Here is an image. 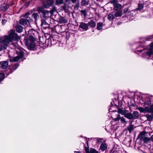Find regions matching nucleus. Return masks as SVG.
I'll use <instances>...</instances> for the list:
<instances>
[{
  "instance_id": "nucleus-37",
  "label": "nucleus",
  "mask_w": 153,
  "mask_h": 153,
  "mask_svg": "<svg viewBox=\"0 0 153 153\" xmlns=\"http://www.w3.org/2000/svg\"><path fill=\"white\" fill-rule=\"evenodd\" d=\"M108 19H114V16L113 14H109L108 16Z\"/></svg>"
},
{
  "instance_id": "nucleus-40",
  "label": "nucleus",
  "mask_w": 153,
  "mask_h": 153,
  "mask_svg": "<svg viewBox=\"0 0 153 153\" xmlns=\"http://www.w3.org/2000/svg\"><path fill=\"white\" fill-rule=\"evenodd\" d=\"M87 4V2L85 0H82L81 2V4L82 6L85 5Z\"/></svg>"
},
{
  "instance_id": "nucleus-12",
  "label": "nucleus",
  "mask_w": 153,
  "mask_h": 153,
  "mask_svg": "<svg viewBox=\"0 0 153 153\" xmlns=\"http://www.w3.org/2000/svg\"><path fill=\"white\" fill-rule=\"evenodd\" d=\"M114 9L116 10H120L122 7V5L120 4L117 3L114 6Z\"/></svg>"
},
{
  "instance_id": "nucleus-48",
  "label": "nucleus",
  "mask_w": 153,
  "mask_h": 153,
  "mask_svg": "<svg viewBox=\"0 0 153 153\" xmlns=\"http://www.w3.org/2000/svg\"><path fill=\"white\" fill-rule=\"evenodd\" d=\"M73 2V3H75L76 2V0H71Z\"/></svg>"
},
{
  "instance_id": "nucleus-3",
  "label": "nucleus",
  "mask_w": 153,
  "mask_h": 153,
  "mask_svg": "<svg viewBox=\"0 0 153 153\" xmlns=\"http://www.w3.org/2000/svg\"><path fill=\"white\" fill-rule=\"evenodd\" d=\"M24 50L23 49H18L16 50V52L18 56L15 57H10V61L11 62H16L18 61L19 59L22 58L24 56Z\"/></svg>"
},
{
  "instance_id": "nucleus-33",
  "label": "nucleus",
  "mask_w": 153,
  "mask_h": 153,
  "mask_svg": "<svg viewBox=\"0 0 153 153\" xmlns=\"http://www.w3.org/2000/svg\"><path fill=\"white\" fill-rule=\"evenodd\" d=\"M30 14V13L29 12H27L24 15L22 16H23L25 18H26L27 19L29 17V16Z\"/></svg>"
},
{
  "instance_id": "nucleus-50",
  "label": "nucleus",
  "mask_w": 153,
  "mask_h": 153,
  "mask_svg": "<svg viewBox=\"0 0 153 153\" xmlns=\"http://www.w3.org/2000/svg\"><path fill=\"white\" fill-rule=\"evenodd\" d=\"M151 117L152 118V119H153V114H152L151 115Z\"/></svg>"
},
{
  "instance_id": "nucleus-11",
  "label": "nucleus",
  "mask_w": 153,
  "mask_h": 153,
  "mask_svg": "<svg viewBox=\"0 0 153 153\" xmlns=\"http://www.w3.org/2000/svg\"><path fill=\"white\" fill-rule=\"evenodd\" d=\"M79 27L82 29L87 30L88 29V25L85 23H81Z\"/></svg>"
},
{
  "instance_id": "nucleus-29",
  "label": "nucleus",
  "mask_w": 153,
  "mask_h": 153,
  "mask_svg": "<svg viewBox=\"0 0 153 153\" xmlns=\"http://www.w3.org/2000/svg\"><path fill=\"white\" fill-rule=\"evenodd\" d=\"M110 3L112 4L113 6H114L118 2V1L117 0H110Z\"/></svg>"
},
{
  "instance_id": "nucleus-5",
  "label": "nucleus",
  "mask_w": 153,
  "mask_h": 153,
  "mask_svg": "<svg viewBox=\"0 0 153 153\" xmlns=\"http://www.w3.org/2000/svg\"><path fill=\"white\" fill-rule=\"evenodd\" d=\"M54 3V1L53 0H47L46 2H43V4L45 7L48 8L50 6H52Z\"/></svg>"
},
{
  "instance_id": "nucleus-45",
  "label": "nucleus",
  "mask_w": 153,
  "mask_h": 153,
  "mask_svg": "<svg viewBox=\"0 0 153 153\" xmlns=\"http://www.w3.org/2000/svg\"><path fill=\"white\" fill-rule=\"evenodd\" d=\"M79 7V4H77L74 7L75 9H77Z\"/></svg>"
},
{
  "instance_id": "nucleus-10",
  "label": "nucleus",
  "mask_w": 153,
  "mask_h": 153,
  "mask_svg": "<svg viewBox=\"0 0 153 153\" xmlns=\"http://www.w3.org/2000/svg\"><path fill=\"white\" fill-rule=\"evenodd\" d=\"M107 148V145L105 143H102L100 146V149L104 151Z\"/></svg>"
},
{
  "instance_id": "nucleus-16",
  "label": "nucleus",
  "mask_w": 153,
  "mask_h": 153,
  "mask_svg": "<svg viewBox=\"0 0 153 153\" xmlns=\"http://www.w3.org/2000/svg\"><path fill=\"white\" fill-rule=\"evenodd\" d=\"M8 6L6 4H4L2 5L0 7V9L1 10L5 11L8 8Z\"/></svg>"
},
{
  "instance_id": "nucleus-19",
  "label": "nucleus",
  "mask_w": 153,
  "mask_h": 153,
  "mask_svg": "<svg viewBox=\"0 0 153 153\" xmlns=\"http://www.w3.org/2000/svg\"><path fill=\"white\" fill-rule=\"evenodd\" d=\"M143 7V5L142 4H139L138 5V7L136 9L137 10H142Z\"/></svg>"
},
{
  "instance_id": "nucleus-22",
  "label": "nucleus",
  "mask_w": 153,
  "mask_h": 153,
  "mask_svg": "<svg viewBox=\"0 0 153 153\" xmlns=\"http://www.w3.org/2000/svg\"><path fill=\"white\" fill-rule=\"evenodd\" d=\"M5 75L4 73H0V82L4 78Z\"/></svg>"
},
{
  "instance_id": "nucleus-34",
  "label": "nucleus",
  "mask_w": 153,
  "mask_h": 153,
  "mask_svg": "<svg viewBox=\"0 0 153 153\" xmlns=\"http://www.w3.org/2000/svg\"><path fill=\"white\" fill-rule=\"evenodd\" d=\"M56 9L55 7H53V8L52 10L50 11V12L51 14H53V13L56 11Z\"/></svg>"
},
{
  "instance_id": "nucleus-14",
  "label": "nucleus",
  "mask_w": 153,
  "mask_h": 153,
  "mask_svg": "<svg viewBox=\"0 0 153 153\" xmlns=\"http://www.w3.org/2000/svg\"><path fill=\"white\" fill-rule=\"evenodd\" d=\"M134 128V125L132 124H130V125L127 127V129L130 133H131L132 131L133 130Z\"/></svg>"
},
{
  "instance_id": "nucleus-8",
  "label": "nucleus",
  "mask_w": 153,
  "mask_h": 153,
  "mask_svg": "<svg viewBox=\"0 0 153 153\" xmlns=\"http://www.w3.org/2000/svg\"><path fill=\"white\" fill-rule=\"evenodd\" d=\"M145 131L141 132L138 136V138L140 140H142L146 136Z\"/></svg>"
},
{
  "instance_id": "nucleus-18",
  "label": "nucleus",
  "mask_w": 153,
  "mask_h": 153,
  "mask_svg": "<svg viewBox=\"0 0 153 153\" xmlns=\"http://www.w3.org/2000/svg\"><path fill=\"white\" fill-rule=\"evenodd\" d=\"M102 23L100 22L98 23L97 26V29L98 30H100L102 29Z\"/></svg>"
},
{
  "instance_id": "nucleus-28",
  "label": "nucleus",
  "mask_w": 153,
  "mask_h": 153,
  "mask_svg": "<svg viewBox=\"0 0 153 153\" xmlns=\"http://www.w3.org/2000/svg\"><path fill=\"white\" fill-rule=\"evenodd\" d=\"M145 116L148 120L150 121L152 120V118L151 117V115H149V114H146Z\"/></svg>"
},
{
  "instance_id": "nucleus-41",
  "label": "nucleus",
  "mask_w": 153,
  "mask_h": 153,
  "mask_svg": "<svg viewBox=\"0 0 153 153\" xmlns=\"http://www.w3.org/2000/svg\"><path fill=\"white\" fill-rule=\"evenodd\" d=\"M97 143H101L102 142V139L100 138H97Z\"/></svg>"
},
{
  "instance_id": "nucleus-27",
  "label": "nucleus",
  "mask_w": 153,
  "mask_h": 153,
  "mask_svg": "<svg viewBox=\"0 0 153 153\" xmlns=\"http://www.w3.org/2000/svg\"><path fill=\"white\" fill-rule=\"evenodd\" d=\"M120 121L122 123L124 124H126L127 123V122L126 120V119L123 117H121Z\"/></svg>"
},
{
  "instance_id": "nucleus-46",
  "label": "nucleus",
  "mask_w": 153,
  "mask_h": 153,
  "mask_svg": "<svg viewBox=\"0 0 153 153\" xmlns=\"http://www.w3.org/2000/svg\"><path fill=\"white\" fill-rule=\"evenodd\" d=\"M29 2H26V3H25V5L26 6H28L29 5Z\"/></svg>"
},
{
  "instance_id": "nucleus-47",
  "label": "nucleus",
  "mask_w": 153,
  "mask_h": 153,
  "mask_svg": "<svg viewBox=\"0 0 153 153\" xmlns=\"http://www.w3.org/2000/svg\"><path fill=\"white\" fill-rule=\"evenodd\" d=\"M74 153H81L79 151H75Z\"/></svg>"
},
{
  "instance_id": "nucleus-52",
  "label": "nucleus",
  "mask_w": 153,
  "mask_h": 153,
  "mask_svg": "<svg viewBox=\"0 0 153 153\" xmlns=\"http://www.w3.org/2000/svg\"><path fill=\"white\" fill-rule=\"evenodd\" d=\"M63 8L64 9V10H65V9H66V7L65 6L64 7L63 6Z\"/></svg>"
},
{
  "instance_id": "nucleus-55",
  "label": "nucleus",
  "mask_w": 153,
  "mask_h": 153,
  "mask_svg": "<svg viewBox=\"0 0 153 153\" xmlns=\"http://www.w3.org/2000/svg\"><path fill=\"white\" fill-rule=\"evenodd\" d=\"M1 14H0V18H1Z\"/></svg>"
},
{
  "instance_id": "nucleus-32",
  "label": "nucleus",
  "mask_w": 153,
  "mask_h": 153,
  "mask_svg": "<svg viewBox=\"0 0 153 153\" xmlns=\"http://www.w3.org/2000/svg\"><path fill=\"white\" fill-rule=\"evenodd\" d=\"M142 140L144 141V142L146 143H147L149 140V139L146 136Z\"/></svg>"
},
{
  "instance_id": "nucleus-2",
  "label": "nucleus",
  "mask_w": 153,
  "mask_h": 153,
  "mask_svg": "<svg viewBox=\"0 0 153 153\" xmlns=\"http://www.w3.org/2000/svg\"><path fill=\"white\" fill-rule=\"evenodd\" d=\"M24 40L25 45L30 50H33L35 48L36 45L34 42L35 39L32 36L30 35L28 39Z\"/></svg>"
},
{
  "instance_id": "nucleus-43",
  "label": "nucleus",
  "mask_w": 153,
  "mask_h": 153,
  "mask_svg": "<svg viewBox=\"0 0 153 153\" xmlns=\"http://www.w3.org/2000/svg\"><path fill=\"white\" fill-rule=\"evenodd\" d=\"M150 112L153 113V105H152L150 108Z\"/></svg>"
},
{
  "instance_id": "nucleus-25",
  "label": "nucleus",
  "mask_w": 153,
  "mask_h": 153,
  "mask_svg": "<svg viewBox=\"0 0 153 153\" xmlns=\"http://www.w3.org/2000/svg\"><path fill=\"white\" fill-rule=\"evenodd\" d=\"M59 24H64L67 22V20H59Z\"/></svg>"
},
{
  "instance_id": "nucleus-31",
  "label": "nucleus",
  "mask_w": 153,
  "mask_h": 153,
  "mask_svg": "<svg viewBox=\"0 0 153 153\" xmlns=\"http://www.w3.org/2000/svg\"><path fill=\"white\" fill-rule=\"evenodd\" d=\"M90 153H98V152L94 149H91L90 150Z\"/></svg>"
},
{
  "instance_id": "nucleus-1",
  "label": "nucleus",
  "mask_w": 153,
  "mask_h": 153,
  "mask_svg": "<svg viewBox=\"0 0 153 153\" xmlns=\"http://www.w3.org/2000/svg\"><path fill=\"white\" fill-rule=\"evenodd\" d=\"M19 39V37L15 33V30L12 29L9 32V36H5L0 38V42L6 47L10 42Z\"/></svg>"
},
{
  "instance_id": "nucleus-7",
  "label": "nucleus",
  "mask_w": 153,
  "mask_h": 153,
  "mask_svg": "<svg viewBox=\"0 0 153 153\" xmlns=\"http://www.w3.org/2000/svg\"><path fill=\"white\" fill-rule=\"evenodd\" d=\"M8 61H3L0 62V68L2 69H5L8 66Z\"/></svg>"
},
{
  "instance_id": "nucleus-39",
  "label": "nucleus",
  "mask_w": 153,
  "mask_h": 153,
  "mask_svg": "<svg viewBox=\"0 0 153 153\" xmlns=\"http://www.w3.org/2000/svg\"><path fill=\"white\" fill-rule=\"evenodd\" d=\"M121 117L120 115L119 114L117 115V117L114 119V120L117 121L119 120L120 119H121Z\"/></svg>"
},
{
  "instance_id": "nucleus-20",
  "label": "nucleus",
  "mask_w": 153,
  "mask_h": 153,
  "mask_svg": "<svg viewBox=\"0 0 153 153\" xmlns=\"http://www.w3.org/2000/svg\"><path fill=\"white\" fill-rule=\"evenodd\" d=\"M32 17L35 19H37L39 18V15L37 13H34L32 15Z\"/></svg>"
},
{
  "instance_id": "nucleus-4",
  "label": "nucleus",
  "mask_w": 153,
  "mask_h": 153,
  "mask_svg": "<svg viewBox=\"0 0 153 153\" xmlns=\"http://www.w3.org/2000/svg\"><path fill=\"white\" fill-rule=\"evenodd\" d=\"M139 116V113L135 111H134L133 113L130 112L127 113L125 117L128 119H135L137 118Z\"/></svg>"
},
{
  "instance_id": "nucleus-23",
  "label": "nucleus",
  "mask_w": 153,
  "mask_h": 153,
  "mask_svg": "<svg viewBox=\"0 0 153 153\" xmlns=\"http://www.w3.org/2000/svg\"><path fill=\"white\" fill-rule=\"evenodd\" d=\"M6 47L4 45L2 42H0V51H1L3 49H5Z\"/></svg>"
},
{
  "instance_id": "nucleus-54",
  "label": "nucleus",
  "mask_w": 153,
  "mask_h": 153,
  "mask_svg": "<svg viewBox=\"0 0 153 153\" xmlns=\"http://www.w3.org/2000/svg\"><path fill=\"white\" fill-rule=\"evenodd\" d=\"M119 24H120V23H119V22H118V23H117V25H119Z\"/></svg>"
},
{
  "instance_id": "nucleus-30",
  "label": "nucleus",
  "mask_w": 153,
  "mask_h": 153,
  "mask_svg": "<svg viewBox=\"0 0 153 153\" xmlns=\"http://www.w3.org/2000/svg\"><path fill=\"white\" fill-rule=\"evenodd\" d=\"M81 12L82 15H83L85 17L87 15V12L85 10H81Z\"/></svg>"
},
{
  "instance_id": "nucleus-17",
  "label": "nucleus",
  "mask_w": 153,
  "mask_h": 153,
  "mask_svg": "<svg viewBox=\"0 0 153 153\" xmlns=\"http://www.w3.org/2000/svg\"><path fill=\"white\" fill-rule=\"evenodd\" d=\"M89 25L92 27H94L95 26L96 23L93 20H91L88 23Z\"/></svg>"
},
{
  "instance_id": "nucleus-35",
  "label": "nucleus",
  "mask_w": 153,
  "mask_h": 153,
  "mask_svg": "<svg viewBox=\"0 0 153 153\" xmlns=\"http://www.w3.org/2000/svg\"><path fill=\"white\" fill-rule=\"evenodd\" d=\"M137 109L139 110L141 113L144 112V108L142 107H139L137 108Z\"/></svg>"
},
{
  "instance_id": "nucleus-15",
  "label": "nucleus",
  "mask_w": 153,
  "mask_h": 153,
  "mask_svg": "<svg viewBox=\"0 0 153 153\" xmlns=\"http://www.w3.org/2000/svg\"><path fill=\"white\" fill-rule=\"evenodd\" d=\"M19 23L24 26L26 25L27 24V20H19Z\"/></svg>"
},
{
  "instance_id": "nucleus-6",
  "label": "nucleus",
  "mask_w": 153,
  "mask_h": 153,
  "mask_svg": "<svg viewBox=\"0 0 153 153\" xmlns=\"http://www.w3.org/2000/svg\"><path fill=\"white\" fill-rule=\"evenodd\" d=\"M41 25L44 29L48 28L49 27V24L45 20H42Z\"/></svg>"
},
{
  "instance_id": "nucleus-24",
  "label": "nucleus",
  "mask_w": 153,
  "mask_h": 153,
  "mask_svg": "<svg viewBox=\"0 0 153 153\" xmlns=\"http://www.w3.org/2000/svg\"><path fill=\"white\" fill-rule=\"evenodd\" d=\"M122 12L121 11H119L115 13V15L116 17H120L122 16Z\"/></svg>"
},
{
  "instance_id": "nucleus-38",
  "label": "nucleus",
  "mask_w": 153,
  "mask_h": 153,
  "mask_svg": "<svg viewBox=\"0 0 153 153\" xmlns=\"http://www.w3.org/2000/svg\"><path fill=\"white\" fill-rule=\"evenodd\" d=\"M144 112H150V108L149 109L148 107H145L144 108Z\"/></svg>"
},
{
  "instance_id": "nucleus-9",
  "label": "nucleus",
  "mask_w": 153,
  "mask_h": 153,
  "mask_svg": "<svg viewBox=\"0 0 153 153\" xmlns=\"http://www.w3.org/2000/svg\"><path fill=\"white\" fill-rule=\"evenodd\" d=\"M118 113L120 114L121 115H124L125 117L126 114H127L125 110H123L120 108H118L117 110Z\"/></svg>"
},
{
  "instance_id": "nucleus-36",
  "label": "nucleus",
  "mask_w": 153,
  "mask_h": 153,
  "mask_svg": "<svg viewBox=\"0 0 153 153\" xmlns=\"http://www.w3.org/2000/svg\"><path fill=\"white\" fill-rule=\"evenodd\" d=\"M44 7H39L37 8V10L39 12H43L44 11Z\"/></svg>"
},
{
  "instance_id": "nucleus-21",
  "label": "nucleus",
  "mask_w": 153,
  "mask_h": 153,
  "mask_svg": "<svg viewBox=\"0 0 153 153\" xmlns=\"http://www.w3.org/2000/svg\"><path fill=\"white\" fill-rule=\"evenodd\" d=\"M146 53L149 56H150L152 54H153V50H151L149 49L148 51L146 52Z\"/></svg>"
},
{
  "instance_id": "nucleus-56",
  "label": "nucleus",
  "mask_w": 153,
  "mask_h": 153,
  "mask_svg": "<svg viewBox=\"0 0 153 153\" xmlns=\"http://www.w3.org/2000/svg\"><path fill=\"white\" fill-rule=\"evenodd\" d=\"M53 20L54 21V20H55V21H56H56H57L56 20Z\"/></svg>"
},
{
  "instance_id": "nucleus-44",
  "label": "nucleus",
  "mask_w": 153,
  "mask_h": 153,
  "mask_svg": "<svg viewBox=\"0 0 153 153\" xmlns=\"http://www.w3.org/2000/svg\"><path fill=\"white\" fill-rule=\"evenodd\" d=\"M6 20H2V25H4L6 22Z\"/></svg>"
},
{
  "instance_id": "nucleus-51",
  "label": "nucleus",
  "mask_w": 153,
  "mask_h": 153,
  "mask_svg": "<svg viewBox=\"0 0 153 153\" xmlns=\"http://www.w3.org/2000/svg\"><path fill=\"white\" fill-rule=\"evenodd\" d=\"M151 138L152 139V140L153 141V135H152L151 137Z\"/></svg>"
},
{
  "instance_id": "nucleus-42",
  "label": "nucleus",
  "mask_w": 153,
  "mask_h": 153,
  "mask_svg": "<svg viewBox=\"0 0 153 153\" xmlns=\"http://www.w3.org/2000/svg\"><path fill=\"white\" fill-rule=\"evenodd\" d=\"M149 49L152 50H153V43L151 44H150L149 45Z\"/></svg>"
},
{
  "instance_id": "nucleus-57",
  "label": "nucleus",
  "mask_w": 153,
  "mask_h": 153,
  "mask_svg": "<svg viewBox=\"0 0 153 153\" xmlns=\"http://www.w3.org/2000/svg\"><path fill=\"white\" fill-rule=\"evenodd\" d=\"M18 66H16V68Z\"/></svg>"
},
{
  "instance_id": "nucleus-53",
  "label": "nucleus",
  "mask_w": 153,
  "mask_h": 153,
  "mask_svg": "<svg viewBox=\"0 0 153 153\" xmlns=\"http://www.w3.org/2000/svg\"><path fill=\"white\" fill-rule=\"evenodd\" d=\"M130 122V124H131V123H132V121H129Z\"/></svg>"
},
{
  "instance_id": "nucleus-13",
  "label": "nucleus",
  "mask_w": 153,
  "mask_h": 153,
  "mask_svg": "<svg viewBox=\"0 0 153 153\" xmlns=\"http://www.w3.org/2000/svg\"><path fill=\"white\" fill-rule=\"evenodd\" d=\"M16 30L17 32L21 33L22 31L23 27L21 26L18 25L16 26Z\"/></svg>"
},
{
  "instance_id": "nucleus-49",
  "label": "nucleus",
  "mask_w": 153,
  "mask_h": 153,
  "mask_svg": "<svg viewBox=\"0 0 153 153\" xmlns=\"http://www.w3.org/2000/svg\"><path fill=\"white\" fill-rule=\"evenodd\" d=\"M68 36H67L66 37V38L68 39L69 38V35H70V34L69 33H68Z\"/></svg>"
},
{
  "instance_id": "nucleus-26",
  "label": "nucleus",
  "mask_w": 153,
  "mask_h": 153,
  "mask_svg": "<svg viewBox=\"0 0 153 153\" xmlns=\"http://www.w3.org/2000/svg\"><path fill=\"white\" fill-rule=\"evenodd\" d=\"M63 0H56V5H59L62 3Z\"/></svg>"
}]
</instances>
